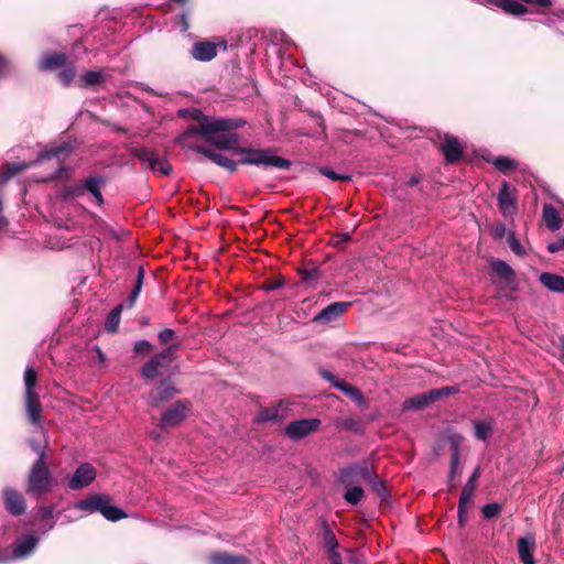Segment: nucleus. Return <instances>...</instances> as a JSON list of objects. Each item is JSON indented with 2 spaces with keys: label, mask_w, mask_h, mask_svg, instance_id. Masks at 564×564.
I'll return each mask as SVG.
<instances>
[{
  "label": "nucleus",
  "mask_w": 564,
  "mask_h": 564,
  "mask_svg": "<svg viewBox=\"0 0 564 564\" xmlns=\"http://www.w3.org/2000/svg\"><path fill=\"white\" fill-rule=\"evenodd\" d=\"M242 119H210L205 118L199 124L188 131L199 135L205 141L219 150L234 151L241 155L240 162L249 165H262L265 167H278L286 170L290 167V161L272 154L269 150L239 148L240 137L236 129L242 127Z\"/></svg>",
  "instance_id": "1"
},
{
  "label": "nucleus",
  "mask_w": 564,
  "mask_h": 564,
  "mask_svg": "<svg viewBox=\"0 0 564 564\" xmlns=\"http://www.w3.org/2000/svg\"><path fill=\"white\" fill-rule=\"evenodd\" d=\"M52 487V476L48 471V468L43 462V454L41 457L36 459L33 464L31 473L28 479V492L32 496L40 497L44 492L51 490Z\"/></svg>",
  "instance_id": "2"
},
{
  "label": "nucleus",
  "mask_w": 564,
  "mask_h": 564,
  "mask_svg": "<svg viewBox=\"0 0 564 564\" xmlns=\"http://www.w3.org/2000/svg\"><path fill=\"white\" fill-rule=\"evenodd\" d=\"M177 348L178 345H171L150 358V360L142 367V377L148 380H153L163 375L174 360V354Z\"/></svg>",
  "instance_id": "3"
},
{
  "label": "nucleus",
  "mask_w": 564,
  "mask_h": 564,
  "mask_svg": "<svg viewBox=\"0 0 564 564\" xmlns=\"http://www.w3.org/2000/svg\"><path fill=\"white\" fill-rule=\"evenodd\" d=\"M458 391L457 387H443L438 389H432L427 392L417 394L410 399H406L402 405L404 411L409 410H422L435 401L445 398L449 394H454Z\"/></svg>",
  "instance_id": "4"
},
{
  "label": "nucleus",
  "mask_w": 564,
  "mask_h": 564,
  "mask_svg": "<svg viewBox=\"0 0 564 564\" xmlns=\"http://www.w3.org/2000/svg\"><path fill=\"white\" fill-rule=\"evenodd\" d=\"M37 544L39 538L36 535H23L11 547L0 552V562L24 558L33 553Z\"/></svg>",
  "instance_id": "5"
},
{
  "label": "nucleus",
  "mask_w": 564,
  "mask_h": 564,
  "mask_svg": "<svg viewBox=\"0 0 564 564\" xmlns=\"http://www.w3.org/2000/svg\"><path fill=\"white\" fill-rule=\"evenodd\" d=\"M133 155L138 158L144 166L149 167L153 172H160L163 175H169L172 171L170 163L152 149H137L134 150Z\"/></svg>",
  "instance_id": "6"
},
{
  "label": "nucleus",
  "mask_w": 564,
  "mask_h": 564,
  "mask_svg": "<svg viewBox=\"0 0 564 564\" xmlns=\"http://www.w3.org/2000/svg\"><path fill=\"white\" fill-rule=\"evenodd\" d=\"M189 412V402L180 400L167 408L161 416V427H175L180 425Z\"/></svg>",
  "instance_id": "7"
},
{
  "label": "nucleus",
  "mask_w": 564,
  "mask_h": 564,
  "mask_svg": "<svg viewBox=\"0 0 564 564\" xmlns=\"http://www.w3.org/2000/svg\"><path fill=\"white\" fill-rule=\"evenodd\" d=\"M319 425L321 421L318 419L293 421L286 425L285 435L291 440L299 441L317 431Z\"/></svg>",
  "instance_id": "8"
},
{
  "label": "nucleus",
  "mask_w": 564,
  "mask_h": 564,
  "mask_svg": "<svg viewBox=\"0 0 564 564\" xmlns=\"http://www.w3.org/2000/svg\"><path fill=\"white\" fill-rule=\"evenodd\" d=\"M72 149L67 144H61L57 147H53L50 150L43 151L39 155L37 162L44 161H53V165L55 166V171L52 173L50 177H59L62 175L61 164L66 160L69 155Z\"/></svg>",
  "instance_id": "9"
},
{
  "label": "nucleus",
  "mask_w": 564,
  "mask_h": 564,
  "mask_svg": "<svg viewBox=\"0 0 564 564\" xmlns=\"http://www.w3.org/2000/svg\"><path fill=\"white\" fill-rule=\"evenodd\" d=\"M498 205L505 217H510L517 210V189L508 182H502L498 193Z\"/></svg>",
  "instance_id": "10"
},
{
  "label": "nucleus",
  "mask_w": 564,
  "mask_h": 564,
  "mask_svg": "<svg viewBox=\"0 0 564 564\" xmlns=\"http://www.w3.org/2000/svg\"><path fill=\"white\" fill-rule=\"evenodd\" d=\"M96 469L93 465L84 463L78 466L67 485L72 490H78L89 486L96 478Z\"/></svg>",
  "instance_id": "11"
},
{
  "label": "nucleus",
  "mask_w": 564,
  "mask_h": 564,
  "mask_svg": "<svg viewBox=\"0 0 564 564\" xmlns=\"http://www.w3.org/2000/svg\"><path fill=\"white\" fill-rule=\"evenodd\" d=\"M177 392L172 381L162 380L160 384L150 392L148 402L151 406L158 408L161 403L171 400Z\"/></svg>",
  "instance_id": "12"
},
{
  "label": "nucleus",
  "mask_w": 564,
  "mask_h": 564,
  "mask_svg": "<svg viewBox=\"0 0 564 564\" xmlns=\"http://www.w3.org/2000/svg\"><path fill=\"white\" fill-rule=\"evenodd\" d=\"M195 150L206 156L208 160L217 164L218 166L229 171L235 172L237 170V163L227 156L226 154H223L220 152H217L215 150H212L207 147H196Z\"/></svg>",
  "instance_id": "13"
},
{
  "label": "nucleus",
  "mask_w": 564,
  "mask_h": 564,
  "mask_svg": "<svg viewBox=\"0 0 564 564\" xmlns=\"http://www.w3.org/2000/svg\"><path fill=\"white\" fill-rule=\"evenodd\" d=\"M7 510L13 516H21L26 509L25 500L17 490L7 488L3 491Z\"/></svg>",
  "instance_id": "14"
},
{
  "label": "nucleus",
  "mask_w": 564,
  "mask_h": 564,
  "mask_svg": "<svg viewBox=\"0 0 564 564\" xmlns=\"http://www.w3.org/2000/svg\"><path fill=\"white\" fill-rule=\"evenodd\" d=\"M518 553L523 564H535L533 552L535 549V539L532 534L520 538L517 542Z\"/></svg>",
  "instance_id": "15"
},
{
  "label": "nucleus",
  "mask_w": 564,
  "mask_h": 564,
  "mask_svg": "<svg viewBox=\"0 0 564 564\" xmlns=\"http://www.w3.org/2000/svg\"><path fill=\"white\" fill-rule=\"evenodd\" d=\"M442 152L444 153L445 160L448 163L458 161L463 153V148L457 138L452 135H445L442 143Z\"/></svg>",
  "instance_id": "16"
},
{
  "label": "nucleus",
  "mask_w": 564,
  "mask_h": 564,
  "mask_svg": "<svg viewBox=\"0 0 564 564\" xmlns=\"http://www.w3.org/2000/svg\"><path fill=\"white\" fill-rule=\"evenodd\" d=\"M349 303L335 302L326 306L324 310H322L321 313L315 316L314 321L322 323H329L336 321L346 312Z\"/></svg>",
  "instance_id": "17"
},
{
  "label": "nucleus",
  "mask_w": 564,
  "mask_h": 564,
  "mask_svg": "<svg viewBox=\"0 0 564 564\" xmlns=\"http://www.w3.org/2000/svg\"><path fill=\"white\" fill-rule=\"evenodd\" d=\"M217 55V46L208 41L197 42L192 47V56L200 62H208Z\"/></svg>",
  "instance_id": "18"
},
{
  "label": "nucleus",
  "mask_w": 564,
  "mask_h": 564,
  "mask_svg": "<svg viewBox=\"0 0 564 564\" xmlns=\"http://www.w3.org/2000/svg\"><path fill=\"white\" fill-rule=\"evenodd\" d=\"M106 502H110L109 496L97 494L87 499L77 501L76 508L82 511L100 512L104 507V503Z\"/></svg>",
  "instance_id": "19"
},
{
  "label": "nucleus",
  "mask_w": 564,
  "mask_h": 564,
  "mask_svg": "<svg viewBox=\"0 0 564 564\" xmlns=\"http://www.w3.org/2000/svg\"><path fill=\"white\" fill-rule=\"evenodd\" d=\"M540 283L551 292L563 293L564 292V276L543 272L539 276Z\"/></svg>",
  "instance_id": "20"
},
{
  "label": "nucleus",
  "mask_w": 564,
  "mask_h": 564,
  "mask_svg": "<svg viewBox=\"0 0 564 564\" xmlns=\"http://www.w3.org/2000/svg\"><path fill=\"white\" fill-rule=\"evenodd\" d=\"M26 413L32 424L40 425L42 422V405L37 394H26Z\"/></svg>",
  "instance_id": "21"
},
{
  "label": "nucleus",
  "mask_w": 564,
  "mask_h": 564,
  "mask_svg": "<svg viewBox=\"0 0 564 564\" xmlns=\"http://www.w3.org/2000/svg\"><path fill=\"white\" fill-rule=\"evenodd\" d=\"M210 564H250L249 560L242 555H235L227 552L215 553L209 557Z\"/></svg>",
  "instance_id": "22"
},
{
  "label": "nucleus",
  "mask_w": 564,
  "mask_h": 564,
  "mask_svg": "<svg viewBox=\"0 0 564 564\" xmlns=\"http://www.w3.org/2000/svg\"><path fill=\"white\" fill-rule=\"evenodd\" d=\"M543 219L545 221L546 227L551 230H557L562 226L560 214L556 210V208L551 204L544 205Z\"/></svg>",
  "instance_id": "23"
},
{
  "label": "nucleus",
  "mask_w": 564,
  "mask_h": 564,
  "mask_svg": "<svg viewBox=\"0 0 564 564\" xmlns=\"http://www.w3.org/2000/svg\"><path fill=\"white\" fill-rule=\"evenodd\" d=\"M66 64L65 54H52L43 56L40 61L39 67L42 70H54Z\"/></svg>",
  "instance_id": "24"
},
{
  "label": "nucleus",
  "mask_w": 564,
  "mask_h": 564,
  "mask_svg": "<svg viewBox=\"0 0 564 564\" xmlns=\"http://www.w3.org/2000/svg\"><path fill=\"white\" fill-rule=\"evenodd\" d=\"M489 3H495L503 11L513 15H522L527 13V8L517 0H489Z\"/></svg>",
  "instance_id": "25"
},
{
  "label": "nucleus",
  "mask_w": 564,
  "mask_h": 564,
  "mask_svg": "<svg viewBox=\"0 0 564 564\" xmlns=\"http://www.w3.org/2000/svg\"><path fill=\"white\" fill-rule=\"evenodd\" d=\"M355 477L370 480L372 477V474L368 469V467H361V466L349 467L341 471V481L343 482H349Z\"/></svg>",
  "instance_id": "26"
},
{
  "label": "nucleus",
  "mask_w": 564,
  "mask_h": 564,
  "mask_svg": "<svg viewBox=\"0 0 564 564\" xmlns=\"http://www.w3.org/2000/svg\"><path fill=\"white\" fill-rule=\"evenodd\" d=\"M85 192H89L97 200L99 205L104 203V198L101 195V178L99 177H88L84 181Z\"/></svg>",
  "instance_id": "27"
},
{
  "label": "nucleus",
  "mask_w": 564,
  "mask_h": 564,
  "mask_svg": "<svg viewBox=\"0 0 564 564\" xmlns=\"http://www.w3.org/2000/svg\"><path fill=\"white\" fill-rule=\"evenodd\" d=\"M491 269L507 282H511L514 279V272L512 268L505 261L494 260L491 262Z\"/></svg>",
  "instance_id": "28"
},
{
  "label": "nucleus",
  "mask_w": 564,
  "mask_h": 564,
  "mask_svg": "<svg viewBox=\"0 0 564 564\" xmlns=\"http://www.w3.org/2000/svg\"><path fill=\"white\" fill-rule=\"evenodd\" d=\"M100 513L109 521H118L127 518L122 509L111 506L110 502L104 503Z\"/></svg>",
  "instance_id": "29"
},
{
  "label": "nucleus",
  "mask_w": 564,
  "mask_h": 564,
  "mask_svg": "<svg viewBox=\"0 0 564 564\" xmlns=\"http://www.w3.org/2000/svg\"><path fill=\"white\" fill-rule=\"evenodd\" d=\"M105 77L101 72H87L79 80L80 87H93L101 84Z\"/></svg>",
  "instance_id": "30"
},
{
  "label": "nucleus",
  "mask_w": 564,
  "mask_h": 564,
  "mask_svg": "<svg viewBox=\"0 0 564 564\" xmlns=\"http://www.w3.org/2000/svg\"><path fill=\"white\" fill-rule=\"evenodd\" d=\"M120 314H121V306L116 307L112 310L105 323V327L110 333H116L118 330L119 324H120Z\"/></svg>",
  "instance_id": "31"
},
{
  "label": "nucleus",
  "mask_w": 564,
  "mask_h": 564,
  "mask_svg": "<svg viewBox=\"0 0 564 564\" xmlns=\"http://www.w3.org/2000/svg\"><path fill=\"white\" fill-rule=\"evenodd\" d=\"M37 382V375L33 368H26L24 372L25 395L36 394L34 388Z\"/></svg>",
  "instance_id": "32"
},
{
  "label": "nucleus",
  "mask_w": 564,
  "mask_h": 564,
  "mask_svg": "<svg viewBox=\"0 0 564 564\" xmlns=\"http://www.w3.org/2000/svg\"><path fill=\"white\" fill-rule=\"evenodd\" d=\"M475 435L480 441H486L492 431V424L487 421L475 422Z\"/></svg>",
  "instance_id": "33"
},
{
  "label": "nucleus",
  "mask_w": 564,
  "mask_h": 564,
  "mask_svg": "<svg viewBox=\"0 0 564 564\" xmlns=\"http://www.w3.org/2000/svg\"><path fill=\"white\" fill-rule=\"evenodd\" d=\"M364 497V490L359 486L349 487L345 492V500L350 505H357Z\"/></svg>",
  "instance_id": "34"
},
{
  "label": "nucleus",
  "mask_w": 564,
  "mask_h": 564,
  "mask_svg": "<svg viewBox=\"0 0 564 564\" xmlns=\"http://www.w3.org/2000/svg\"><path fill=\"white\" fill-rule=\"evenodd\" d=\"M279 417V408H264L260 410V412L257 415L258 422H269V421H276Z\"/></svg>",
  "instance_id": "35"
},
{
  "label": "nucleus",
  "mask_w": 564,
  "mask_h": 564,
  "mask_svg": "<svg viewBox=\"0 0 564 564\" xmlns=\"http://www.w3.org/2000/svg\"><path fill=\"white\" fill-rule=\"evenodd\" d=\"M476 487L477 486L474 484L466 482L462 490L458 503H462V506L463 505L469 506L473 501Z\"/></svg>",
  "instance_id": "36"
},
{
  "label": "nucleus",
  "mask_w": 564,
  "mask_h": 564,
  "mask_svg": "<svg viewBox=\"0 0 564 564\" xmlns=\"http://www.w3.org/2000/svg\"><path fill=\"white\" fill-rule=\"evenodd\" d=\"M494 165L502 173L513 170L517 166L516 162L508 156H499L495 159Z\"/></svg>",
  "instance_id": "37"
},
{
  "label": "nucleus",
  "mask_w": 564,
  "mask_h": 564,
  "mask_svg": "<svg viewBox=\"0 0 564 564\" xmlns=\"http://www.w3.org/2000/svg\"><path fill=\"white\" fill-rule=\"evenodd\" d=\"M324 543H325V546L327 547L328 553L337 551V547H338L337 539L327 525H325V529H324Z\"/></svg>",
  "instance_id": "38"
},
{
  "label": "nucleus",
  "mask_w": 564,
  "mask_h": 564,
  "mask_svg": "<svg viewBox=\"0 0 564 564\" xmlns=\"http://www.w3.org/2000/svg\"><path fill=\"white\" fill-rule=\"evenodd\" d=\"M321 376L329 381L335 388L339 389L341 392L349 386L348 382L341 379H337L332 372L322 370Z\"/></svg>",
  "instance_id": "39"
},
{
  "label": "nucleus",
  "mask_w": 564,
  "mask_h": 564,
  "mask_svg": "<svg viewBox=\"0 0 564 564\" xmlns=\"http://www.w3.org/2000/svg\"><path fill=\"white\" fill-rule=\"evenodd\" d=\"M85 194V187L84 183L82 185H72L64 189L62 193V198L68 199V198H75L79 197Z\"/></svg>",
  "instance_id": "40"
},
{
  "label": "nucleus",
  "mask_w": 564,
  "mask_h": 564,
  "mask_svg": "<svg viewBox=\"0 0 564 564\" xmlns=\"http://www.w3.org/2000/svg\"><path fill=\"white\" fill-rule=\"evenodd\" d=\"M143 279H144V270H143L142 267H140L139 271H138V276H137L135 285H134L133 291H132V293L130 295V305L134 304L138 295L140 294L141 289H142Z\"/></svg>",
  "instance_id": "41"
},
{
  "label": "nucleus",
  "mask_w": 564,
  "mask_h": 564,
  "mask_svg": "<svg viewBox=\"0 0 564 564\" xmlns=\"http://www.w3.org/2000/svg\"><path fill=\"white\" fill-rule=\"evenodd\" d=\"M76 72L73 66L65 67L58 73V79L65 85L68 86L73 79L75 78Z\"/></svg>",
  "instance_id": "42"
},
{
  "label": "nucleus",
  "mask_w": 564,
  "mask_h": 564,
  "mask_svg": "<svg viewBox=\"0 0 564 564\" xmlns=\"http://www.w3.org/2000/svg\"><path fill=\"white\" fill-rule=\"evenodd\" d=\"M501 511V507L497 502L487 503L482 507V516L486 519L495 518Z\"/></svg>",
  "instance_id": "43"
},
{
  "label": "nucleus",
  "mask_w": 564,
  "mask_h": 564,
  "mask_svg": "<svg viewBox=\"0 0 564 564\" xmlns=\"http://www.w3.org/2000/svg\"><path fill=\"white\" fill-rule=\"evenodd\" d=\"M29 167V164L25 163H13L7 166V170L3 174V180L7 181L14 174H17L20 171H23Z\"/></svg>",
  "instance_id": "44"
},
{
  "label": "nucleus",
  "mask_w": 564,
  "mask_h": 564,
  "mask_svg": "<svg viewBox=\"0 0 564 564\" xmlns=\"http://www.w3.org/2000/svg\"><path fill=\"white\" fill-rule=\"evenodd\" d=\"M508 243H509V247L512 250V252L516 253L517 256H523L525 253L524 248L522 247L520 241L516 238L514 234H509Z\"/></svg>",
  "instance_id": "45"
},
{
  "label": "nucleus",
  "mask_w": 564,
  "mask_h": 564,
  "mask_svg": "<svg viewBox=\"0 0 564 564\" xmlns=\"http://www.w3.org/2000/svg\"><path fill=\"white\" fill-rule=\"evenodd\" d=\"M321 173L332 181H349L351 178L348 174H338L328 167L321 169Z\"/></svg>",
  "instance_id": "46"
},
{
  "label": "nucleus",
  "mask_w": 564,
  "mask_h": 564,
  "mask_svg": "<svg viewBox=\"0 0 564 564\" xmlns=\"http://www.w3.org/2000/svg\"><path fill=\"white\" fill-rule=\"evenodd\" d=\"M134 352L138 355H148L152 350V345L148 340H138L134 344Z\"/></svg>",
  "instance_id": "47"
},
{
  "label": "nucleus",
  "mask_w": 564,
  "mask_h": 564,
  "mask_svg": "<svg viewBox=\"0 0 564 564\" xmlns=\"http://www.w3.org/2000/svg\"><path fill=\"white\" fill-rule=\"evenodd\" d=\"M344 393L359 404L365 400L362 393L350 384L344 390Z\"/></svg>",
  "instance_id": "48"
},
{
  "label": "nucleus",
  "mask_w": 564,
  "mask_h": 564,
  "mask_svg": "<svg viewBox=\"0 0 564 564\" xmlns=\"http://www.w3.org/2000/svg\"><path fill=\"white\" fill-rule=\"evenodd\" d=\"M458 464H459V456H458V452L456 449L452 455L451 470H449V475H448L449 479H453L456 477Z\"/></svg>",
  "instance_id": "49"
},
{
  "label": "nucleus",
  "mask_w": 564,
  "mask_h": 564,
  "mask_svg": "<svg viewBox=\"0 0 564 564\" xmlns=\"http://www.w3.org/2000/svg\"><path fill=\"white\" fill-rule=\"evenodd\" d=\"M174 336H175V333L171 328H164L158 335V337L162 344H166V343L171 341L174 338Z\"/></svg>",
  "instance_id": "50"
},
{
  "label": "nucleus",
  "mask_w": 564,
  "mask_h": 564,
  "mask_svg": "<svg viewBox=\"0 0 564 564\" xmlns=\"http://www.w3.org/2000/svg\"><path fill=\"white\" fill-rule=\"evenodd\" d=\"M469 506L458 503V522L460 525H464L467 521Z\"/></svg>",
  "instance_id": "51"
},
{
  "label": "nucleus",
  "mask_w": 564,
  "mask_h": 564,
  "mask_svg": "<svg viewBox=\"0 0 564 564\" xmlns=\"http://www.w3.org/2000/svg\"><path fill=\"white\" fill-rule=\"evenodd\" d=\"M550 252L554 253L561 249H564V237L556 242H552L547 246Z\"/></svg>",
  "instance_id": "52"
},
{
  "label": "nucleus",
  "mask_w": 564,
  "mask_h": 564,
  "mask_svg": "<svg viewBox=\"0 0 564 564\" xmlns=\"http://www.w3.org/2000/svg\"><path fill=\"white\" fill-rule=\"evenodd\" d=\"M9 72V62L0 56V78Z\"/></svg>",
  "instance_id": "53"
},
{
  "label": "nucleus",
  "mask_w": 564,
  "mask_h": 564,
  "mask_svg": "<svg viewBox=\"0 0 564 564\" xmlns=\"http://www.w3.org/2000/svg\"><path fill=\"white\" fill-rule=\"evenodd\" d=\"M328 558L330 561V564H343L341 556H340V554L337 551L329 552L328 553Z\"/></svg>",
  "instance_id": "54"
},
{
  "label": "nucleus",
  "mask_w": 564,
  "mask_h": 564,
  "mask_svg": "<svg viewBox=\"0 0 564 564\" xmlns=\"http://www.w3.org/2000/svg\"><path fill=\"white\" fill-rule=\"evenodd\" d=\"M30 445L33 448V451L36 452L37 458L41 457V454H43V462H45V452H44V449L35 441H31Z\"/></svg>",
  "instance_id": "55"
},
{
  "label": "nucleus",
  "mask_w": 564,
  "mask_h": 564,
  "mask_svg": "<svg viewBox=\"0 0 564 564\" xmlns=\"http://www.w3.org/2000/svg\"><path fill=\"white\" fill-rule=\"evenodd\" d=\"M479 476H480V468H479V467H477V468H475V470L473 471V474L469 476V478H468L467 482H469V484H474V485H476V486H477V480H478Z\"/></svg>",
  "instance_id": "56"
},
{
  "label": "nucleus",
  "mask_w": 564,
  "mask_h": 564,
  "mask_svg": "<svg viewBox=\"0 0 564 564\" xmlns=\"http://www.w3.org/2000/svg\"><path fill=\"white\" fill-rule=\"evenodd\" d=\"M282 284H283V282L281 280H278V281H274L271 284L267 285L264 289L267 291H272V290L281 288Z\"/></svg>",
  "instance_id": "57"
},
{
  "label": "nucleus",
  "mask_w": 564,
  "mask_h": 564,
  "mask_svg": "<svg viewBox=\"0 0 564 564\" xmlns=\"http://www.w3.org/2000/svg\"><path fill=\"white\" fill-rule=\"evenodd\" d=\"M503 234H505V227H502V226L497 227V228L494 230V237H495L496 239H500V238H502Z\"/></svg>",
  "instance_id": "58"
},
{
  "label": "nucleus",
  "mask_w": 564,
  "mask_h": 564,
  "mask_svg": "<svg viewBox=\"0 0 564 564\" xmlns=\"http://www.w3.org/2000/svg\"><path fill=\"white\" fill-rule=\"evenodd\" d=\"M94 349H95V351H96V354H97L98 361H99V362H105V360H106V356H105V354L101 351V349H100L99 347H95Z\"/></svg>",
  "instance_id": "59"
},
{
  "label": "nucleus",
  "mask_w": 564,
  "mask_h": 564,
  "mask_svg": "<svg viewBox=\"0 0 564 564\" xmlns=\"http://www.w3.org/2000/svg\"><path fill=\"white\" fill-rule=\"evenodd\" d=\"M561 360L564 364V334L560 337Z\"/></svg>",
  "instance_id": "60"
},
{
  "label": "nucleus",
  "mask_w": 564,
  "mask_h": 564,
  "mask_svg": "<svg viewBox=\"0 0 564 564\" xmlns=\"http://www.w3.org/2000/svg\"><path fill=\"white\" fill-rule=\"evenodd\" d=\"M52 513H53L52 508H43V509H42V517H43L44 519H46V518H51V517H52Z\"/></svg>",
  "instance_id": "61"
},
{
  "label": "nucleus",
  "mask_w": 564,
  "mask_h": 564,
  "mask_svg": "<svg viewBox=\"0 0 564 564\" xmlns=\"http://www.w3.org/2000/svg\"><path fill=\"white\" fill-rule=\"evenodd\" d=\"M312 278H313V273H308V272H306V271L303 273V279H304L305 281H308V280H310V279H312Z\"/></svg>",
  "instance_id": "62"
},
{
  "label": "nucleus",
  "mask_w": 564,
  "mask_h": 564,
  "mask_svg": "<svg viewBox=\"0 0 564 564\" xmlns=\"http://www.w3.org/2000/svg\"><path fill=\"white\" fill-rule=\"evenodd\" d=\"M416 183H417V180H415V178L410 180V185H415Z\"/></svg>",
  "instance_id": "63"
}]
</instances>
